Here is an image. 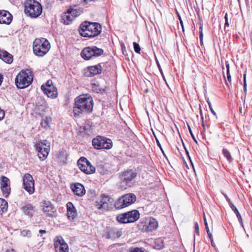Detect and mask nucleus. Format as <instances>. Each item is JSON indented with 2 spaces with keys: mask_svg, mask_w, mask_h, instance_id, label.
Masks as SVG:
<instances>
[{
  "mask_svg": "<svg viewBox=\"0 0 252 252\" xmlns=\"http://www.w3.org/2000/svg\"><path fill=\"white\" fill-rule=\"evenodd\" d=\"M243 78H244L243 89H244V92L246 94L247 93V83H246V74H244L243 75Z\"/></svg>",
  "mask_w": 252,
  "mask_h": 252,
  "instance_id": "43",
  "label": "nucleus"
},
{
  "mask_svg": "<svg viewBox=\"0 0 252 252\" xmlns=\"http://www.w3.org/2000/svg\"><path fill=\"white\" fill-rule=\"evenodd\" d=\"M158 227V222L153 218L145 219L144 224L143 225V230L147 232H152Z\"/></svg>",
  "mask_w": 252,
  "mask_h": 252,
  "instance_id": "17",
  "label": "nucleus"
},
{
  "mask_svg": "<svg viewBox=\"0 0 252 252\" xmlns=\"http://www.w3.org/2000/svg\"><path fill=\"white\" fill-rule=\"evenodd\" d=\"M3 196L5 197H7L10 193V186L3 187L0 188Z\"/></svg>",
  "mask_w": 252,
  "mask_h": 252,
  "instance_id": "34",
  "label": "nucleus"
},
{
  "mask_svg": "<svg viewBox=\"0 0 252 252\" xmlns=\"http://www.w3.org/2000/svg\"><path fill=\"white\" fill-rule=\"evenodd\" d=\"M157 144H158V147L160 148V149L161 150V151L163 153V150L162 149V148H161V146L160 144V143H159V141L158 140H157Z\"/></svg>",
  "mask_w": 252,
  "mask_h": 252,
  "instance_id": "57",
  "label": "nucleus"
},
{
  "mask_svg": "<svg viewBox=\"0 0 252 252\" xmlns=\"http://www.w3.org/2000/svg\"><path fill=\"white\" fill-rule=\"evenodd\" d=\"M116 232L115 228L107 227L106 228V238L108 239H115Z\"/></svg>",
  "mask_w": 252,
  "mask_h": 252,
  "instance_id": "25",
  "label": "nucleus"
},
{
  "mask_svg": "<svg viewBox=\"0 0 252 252\" xmlns=\"http://www.w3.org/2000/svg\"><path fill=\"white\" fill-rule=\"evenodd\" d=\"M225 66L226 68V77L227 80L231 84V77L230 73V66L228 61L225 62Z\"/></svg>",
  "mask_w": 252,
  "mask_h": 252,
  "instance_id": "36",
  "label": "nucleus"
},
{
  "mask_svg": "<svg viewBox=\"0 0 252 252\" xmlns=\"http://www.w3.org/2000/svg\"><path fill=\"white\" fill-rule=\"evenodd\" d=\"M7 202L3 198H0V213L1 214L7 210Z\"/></svg>",
  "mask_w": 252,
  "mask_h": 252,
  "instance_id": "27",
  "label": "nucleus"
},
{
  "mask_svg": "<svg viewBox=\"0 0 252 252\" xmlns=\"http://www.w3.org/2000/svg\"><path fill=\"white\" fill-rule=\"evenodd\" d=\"M102 64H104V63H100L95 65L87 67L84 69V75L90 77L100 74L102 71Z\"/></svg>",
  "mask_w": 252,
  "mask_h": 252,
  "instance_id": "15",
  "label": "nucleus"
},
{
  "mask_svg": "<svg viewBox=\"0 0 252 252\" xmlns=\"http://www.w3.org/2000/svg\"><path fill=\"white\" fill-rule=\"evenodd\" d=\"M228 17H224V19H225V24H224V29H225L226 27V26H229V23H228V18H227Z\"/></svg>",
  "mask_w": 252,
  "mask_h": 252,
  "instance_id": "52",
  "label": "nucleus"
},
{
  "mask_svg": "<svg viewBox=\"0 0 252 252\" xmlns=\"http://www.w3.org/2000/svg\"><path fill=\"white\" fill-rule=\"evenodd\" d=\"M12 16L11 14L8 11L4 10H0V16Z\"/></svg>",
  "mask_w": 252,
  "mask_h": 252,
  "instance_id": "42",
  "label": "nucleus"
},
{
  "mask_svg": "<svg viewBox=\"0 0 252 252\" xmlns=\"http://www.w3.org/2000/svg\"><path fill=\"white\" fill-rule=\"evenodd\" d=\"M21 233L23 236H28L29 237L31 236V232L29 230H24Z\"/></svg>",
  "mask_w": 252,
  "mask_h": 252,
  "instance_id": "41",
  "label": "nucleus"
},
{
  "mask_svg": "<svg viewBox=\"0 0 252 252\" xmlns=\"http://www.w3.org/2000/svg\"><path fill=\"white\" fill-rule=\"evenodd\" d=\"M23 188L30 194L34 192V181L32 175L29 173L25 174L23 178Z\"/></svg>",
  "mask_w": 252,
  "mask_h": 252,
  "instance_id": "14",
  "label": "nucleus"
},
{
  "mask_svg": "<svg viewBox=\"0 0 252 252\" xmlns=\"http://www.w3.org/2000/svg\"><path fill=\"white\" fill-rule=\"evenodd\" d=\"M223 195H224V196L225 197L226 200H227V201L229 203V206H230V203H232V202L231 201L230 199L228 198V197L227 196V195L226 194L224 193Z\"/></svg>",
  "mask_w": 252,
  "mask_h": 252,
  "instance_id": "51",
  "label": "nucleus"
},
{
  "mask_svg": "<svg viewBox=\"0 0 252 252\" xmlns=\"http://www.w3.org/2000/svg\"><path fill=\"white\" fill-rule=\"evenodd\" d=\"M13 17H0V24L9 25Z\"/></svg>",
  "mask_w": 252,
  "mask_h": 252,
  "instance_id": "30",
  "label": "nucleus"
},
{
  "mask_svg": "<svg viewBox=\"0 0 252 252\" xmlns=\"http://www.w3.org/2000/svg\"><path fill=\"white\" fill-rule=\"evenodd\" d=\"M157 64H158V68L161 73V74H162V76H163V78L164 79V80L165 81V78L163 75V72H162V69L161 68V66L160 65H159V64L158 63H157Z\"/></svg>",
  "mask_w": 252,
  "mask_h": 252,
  "instance_id": "50",
  "label": "nucleus"
},
{
  "mask_svg": "<svg viewBox=\"0 0 252 252\" xmlns=\"http://www.w3.org/2000/svg\"><path fill=\"white\" fill-rule=\"evenodd\" d=\"M15 85L19 89H24L31 85L33 81L31 72L27 69L21 71L15 78Z\"/></svg>",
  "mask_w": 252,
  "mask_h": 252,
  "instance_id": "4",
  "label": "nucleus"
},
{
  "mask_svg": "<svg viewBox=\"0 0 252 252\" xmlns=\"http://www.w3.org/2000/svg\"><path fill=\"white\" fill-rule=\"evenodd\" d=\"M136 197L133 193H127L120 197L115 203L116 209L126 207L136 201Z\"/></svg>",
  "mask_w": 252,
  "mask_h": 252,
  "instance_id": "6",
  "label": "nucleus"
},
{
  "mask_svg": "<svg viewBox=\"0 0 252 252\" xmlns=\"http://www.w3.org/2000/svg\"><path fill=\"white\" fill-rule=\"evenodd\" d=\"M203 220H204V224H205V229L206 230L207 234H208L209 238H212V234H211V232H210V231L209 230V227H208V223H207V220H206V217H205V215H204Z\"/></svg>",
  "mask_w": 252,
  "mask_h": 252,
  "instance_id": "37",
  "label": "nucleus"
},
{
  "mask_svg": "<svg viewBox=\"0 0 252 252\" xmlns=\"http://www.w3.org/2000/svg\"><path fill=\"white\" fill-rule=\"evenodd\" d=\"M71 189L73 193L79 197L83 196L86 192L84 187L81 184L78 183L72 184Z\"/></svg>",
  "mask_w": 252,
  "mask_h": 252,
  "instance_id": "19",
  "label": "nucleus"
},
{
  "mask_svg": "<svg viewBox=\"0 0 252 252\" xmlns=\"http://www.w3.org/2000/svg\"><path fill=\"white\" fill-rule=\"evenodd\" d=\"M74 17H61L60 21L64 25H67L71 24L73 20Z\"/></svg>",
  "mask_w": 252,
  "mask_h": 252,
  "instance_id": "29",
  "label": "nucleus"
},
{
  "mask_svg": "<svg viewBox=\"0 0 252 252\" xmlns=\"http://www.w3.org/2000/svg\"><path fill=\"white\" fill-rule=\"evenodd\" d=\"M92 126L89 124H86L84 126L80 127V132L84 133L86 135H90L92 133Z\"/></svg>",
  "mask_w": 252,
  "mask_h": 252,
  "instance_id": "24",
  "label": "nucleus"
},
{
  "mask_svg": "<svg viewBox=\"0 0 252 252\" xmlns=\"http://www.w3.org/2000/svg\"><path fill=\"white\" fill-rule=\"evenodd\" d=\"M51 118L45 117L43 119L42 121L41 122V126L42 127L45 128H47L49 127V123L51 122Z\"/></svg>",
  "mask_w": 252,
  "mask_h": 252,
  "instance_id": "32",
  "label": "nucleus"
},
{
  "mask_svg": "<svg viewBox=\"0 0 252 252\" xmlns=\"http://www.w3.org/2000/svg\"><path fill=\"white\" fill-rule=\"evenodd\" d=\"M144 82H145V84H146V86L147 87L148 86L150 87L151 86V83L150 81H149L148 80L146 79V80H144Z\"/></svg>",
  "mask_w": 252,
  "mask_h": 252,
  "instance_id": "54",
  "label": "nucleus"
},
{
  "mask_svg": "<svg viewBox=\"0 0 252 252\" xmlns=\"http://www.w3.org/2000/svg\"><path fill=\"white\" fill-rule=\"evenodd\" d=\"M65 13L71 14V16H77V10L76 9H74V8H70L68 9L67 10L66 12H65Z\"/></svg>",
  "mask_w": 252,
  "mask_h": 252,
  "instance_id": "38",
  "label": "nucleus"
},
{
  "mask_svg": "<svg viewBox=\"0 0 252 252\" xmlns=\"http://www.w3.org/2000/svg\"><path fill=\"white\" fill-rule=\"evenodd\" d=\"M54 247L56 252H68L67 244L61 236H57L55 239Z\"/></svg>",
  "mask_w": 252,
  "mask_h": 252,
  "instance_id": "16",
  "label": "nucleus"
},
{
  "mask_svg": "<svg viewBox=\"0 0 252 252\" xmlns=\"http://www.w3.org/2000/svg\"><path fill=\"white\" fill-rule=\"evenodd\" d=\"M92 145L95 149L97 150L110 149L112 147V142L110 139L97 136L93 139Z\"/></svg>",
  "mask_w": 252,
  "mask_h": 252,
  "instance_id": "10",
  "label": "nucleus"
},
{
  "mask_svg": "<svg viewBox=\"0 0 252 252\" xmlns=\"http://www.w3.org/2000/svg\"><path fill=\"white\" fill-rule=\"evenodd\" d=\"M39 232L41 234L46 233V231L45 230H40Z\"/></svg>",
  "mask_w": 252,
  "mask_h": 252,
  "instance_id": "58",
  "label": "nucleus"
},
{
  "mask_svg": "<svg viewBox=\"0 0 252 252\" xmlns=\"http://www.w3.org/2000/svg\"><path fill=\"white\" fill-rule=\"evenodd\" d=\"M129 252H142V249L139 248H132L129 249Z\"/></svg>",
  "mask_w": 252,
  "mask_h": 252,
  "instance_id": "45",
  "label": "nucleus"
},
{
  "mask_svg": "<svg viewBox=\"0 0 252 252\" xmlns=\"http://www.w3.org/2000/svg\"><path fill=\"white\" fill-rule=\"evenodd\" d=\"M202 126L203 127L204 130H205V125L203 123V122H202Z\"/></svg>",
  "mask_w": 252,
  "mask_h": 252,
  "instance_id": "63",
  "label": "nucleus"
},
{
  "mask_svg": "<svg viewBox=\"0 0 252 252\" xmlns=\"http://www.w3.org/2000/svg\"><path fill=\"white\" fill-rule=\"evenodd\" d=\"M101 30L99 23L85 21L80 25L79 32L83 37L93 38L100 34Z\"/></svg>",
  "mask_w": 252,
  "mask_h": 252,
  "instance_id": "2",
  "label": "nucleus"
},
{
  "mask_svg": "<svg viewBox=\"0 0 252 252\" xmlns=\"http://www.w3.org/2000/svg\"><path fill=\"white\" fill-rule=\"evenodd\" d=\"M137 173L132 169L124 171L119 176L121 180V186L126 188V186L130 187L132 181L136 177Z\"/></svg>",
  "mask_w": 252,
  "mask_h": 252,
  "instance_id": "9",
  "label": "nucleus"
},
{
  "mask_svg": "<svg viewBox=\"0 0 252 252\" xmlns=\"http://www.w3.org/2000/svg\"><path fill=\"white\" fill-rule=\"evenodd\" d=\"M35 148L38 152V156L42 160L47 158L50 151V143L47 140L39 141L35 145Z\"/></svg>",
  "mask_w": 252,
  "mask_h": 252,
  "instance_id": "11",
  "label": "nucleus"
},
{
  "mask_svg": "<svg viewBox=\"0 0 252 252\" xmlns=\"http://www.w3.org/2000/svg\"><path fill=\"white\" fill-rule=\"evenodd\" d=\"M3 80V76L1 74H0V85H1Z\"/></svg>",
  "mask_w": 252,
  "mask_h": 252,
  "instance_id": "56",
  "label": "nucleus"
},
{
  "mask_svg": "<svg viewBox=\"0 0 252 252\" xmlns=\"http://www.w3.org/2000/svg\"><path fill=\"white\" fill-rule=\"evenodd\" d=\"M210 240H211V245L213 247H215V243L213 241V237L212 236V238H210Z\"/></svg>",
  "mask_w": 252,
  "mask_h": 252,
  "instance_id": "55",
  "label": "nucleus"
},
{
  "mask_svg": "<svg viewBox=\"0 0 252 252\" xmlns=\"http://www.w3.org/2000/svg\"><path fill=\"white\" fill-rule=\"evenodd\" d=\"M25 12L29 16H40L42 12L41 4L35 0H27L25 3Z\"/></svg>",
  "mask_w": 252,
  "mask_h": 252,
  "instance_id": "5",
  "label": "nucleus"
},
{
  "mask_svg": "<svg viewBox=\"0 0 252 252\" xmlns=\"http://www.w3.org/2000/svg\"><path fill=\"white\" fill-rule=\"evenodd\" d=\"M21 210L24 213L25 215L32 218L34 213V207L31 204H27L21 207Z\"/></svg>",
  "mask_w": 252,
  "mask_h": 252,
  "instance_id": "22",
  "label": "nucleus"
},
{
  "mask_svg": "<svg viewBox=\"0 0 252 252\" xmlns=\"http://www.w3.org/2000/svg\"><path fill=\"white\" fill-rule=\"evenodd\" d=\"M207 103H208V104L209 105V109L210 110V111H211V112L212 113V114L214 115V116H216V113L215 112V111L213 109V108L212 107V105H211V102H210V101L209 100V99L207 100Z\"/></svg>",
  "mask_w": 252,
  "mask_h": 252,
  "instance_id": "46",
  "label": "nucleus"
},
{
  "mask_svg": "<svg viewBox=\"0 0 252 252\" xmlns=\"http://www.w3.org/2000/svg\"><path fill=\"white\" fill-rule=\"evenodd\" d=\"M144 93H148V92H149V89H148V88H147L146 89H145L144 90Z\"/></svg>",
  "mask_w": 252,
  "mask_h": 252,
  "instance_id": "60",
  "label": "nucleus"
},
{
  "mask_svg": "<svg viewBox=\"0 0 252 252\" xmlns=\"http://www.w3.org/2000/svg\"><path fill=\"white\" fill-rule=\"evenodd\" d=\"M42 90L44 94L51 98H56L58 96L57 89L56 87H48V88H44Z\"/></svg>",
  "mask_w": 252,
  "mask_h": 252,
  "instance_id": "20",
  "label": "nucleus"
},
{
  "mask_svg": "<svg viewBox=\"0 0 252 252\" xmlns=\"http://www.w3.org/2000/svg\"><path fill=\"white\" fill-rule=\"evenodd\" d=\"M67 216L69 220H74L77 216V212L72 203L68 202L66 204Z\"/></svg>",
  "mask_w": 252,
  "mask_h": 252,
  "instance_id": "21",
  "label": "nucleus"
},
{
  "mask_svg": "<svg viewBox=\"0 0 252 252\" xmlns=\"http://www.w3.org/2000/svg\"><path fill=\"white\" fill-rule=\"evenodd\" d=\"M113 199L109 196L102 195L99 201L95 202V206L99 210L107 211L113 203Z\"/></svg>",
  "mask_w": 252,
  "mask_h": 252,
  "instance_id": "13",
  "label": "nucleus"
},
{
  "mask_svg": "<svg viewBox=\"0 0 252 252\" xmlns=\"http://www.w3.org/2000/svg\"><path fill=\"white\" fill-rule=\"evenodd\" d=\"M178 19L180 21V24L182 26V30H183V31H184V26H183V20L181 18V17H178Z\"/></svg>",
  "mask_w": 252,
  "mask_h": 252,
  "instance_id": "53",
  "label": "nucleus"
},
{
  "mask_svg": "<svg viewBox=\"0 0 252 252\" xmlns=\"http://www.w3.org/2000/svg\"><path fill=\"white\" fill-rule=\"evenodd\" d=\"M6 252H15L14 250H7Z\"/></svg>",
  "mask_w": 252,
  "mask_h": 252,
  "instance_id": "59",
  "label": "nucleus"
},
{
  "mask_svg": "<svg viewBox=\"0 0 252 252\" xmlns=\"http://www.w3.org/2000/svg\"><path fill=\"white\" fill-rule=\"evenodd\" d=\"M145 158L146 160V164L148 166L147 167L145 166V168L147 169V171L145 170V172L146 173L145 177L148 178L149 176L150 181H154L155 174L152 170L153 161L150 156L148 154L145 157Z\"/></svg>",
  "mask_w": 252,
  "mask_h": 252,
  "instance_id": "18",
  "label": "nucleus"
},
{
  "mask_svg": "<svg viewBox=\"0 0 252 252\" xmlns=\"http://www.w3.org/2000/svg\"><path fill=\"white\" fill-rule=\"evenodd\" d=\"M94 101L93 98L88 94H82L75 99V104L73 107L74 116L80 114L90 113L93 111Z\"/></svg>",
  "mask_w": 252,
  "mask_h": 252,
  "instance_id": "1",
  "label": "nucleus"
},
{
  "mask_svg": "<svg viewBox=\"0 0 252 252\" xmlns=\"http://www.w3.org/2000/svg\"><path fill=\"white\" fill-rule=\"evenodd\" d=\"M155 244V247L157 249L160 250L163 248V241L160 238L156 239Z\"/></svg>",
  "mask_w": 252,
  "mask_h": 252,
  "instance_id": "33",
  "label": "nucleus"
},
{
  "mask_svg": "<svg viewBox=\"0 0 252 252\" xmlns=\"http://www.w3.org/2000/svg\"><path fill=\"white\" fill-rule=\"evenodd\" d=\"M230 207L231 208V209L234 211L235 214H236V215L238 218V220H239V222L241 224V226L242 227H244L242 217H241L239 212L238 211V209L236 208V207L234 205V204L233 203H230Z\"/></svg>",
  "mask_w": 252,
  "mask_h": 252,
  "instance_id": "26",
  "label": "nucleus"
},
{
  "mask_svg": "<svg viewBox=\"0 0 252 252\" xmlns=\"http://www.w3.org/2000/svg\"><path fill=\"white\" fill-rule=\"evenodd\" d=\"M200 45L201 46H203V39H200Z\"/></svg>",
  "mask_w": 252,
  "mask_h": 252,
  "instance_id": "61",
  "label": "nucleus"
},
{
  "mask_svg": "<svg viewBox=\"0 0 252 252\" xmlns=\"http://www.w3.org/2000/svg\"><path fill=\"white\" fill-rule=\"evenodd\" d=\"M54 207L49 201H45L43 205V211L49 216H52L54 212Z\"/></svg>",
  "mask_w": 252,
  "mask_h": 252,
  "instance_id": "23",
  "label": "nucleus"
},
{
  "mask_svg": "<svg viewBox=\"0 0 252 252\" xmlns=\"http://www.w3.org/2000/svg\"><path fill=\"white\" fill-rule=\"evenodd\" d=\"M10 186V180L5 176H2L0 178V188Z\"/></svg>",
  "mask_w": 252,
  "mask_h": 252,
  "instance_id": "28",
  "label": "nucleus"
},
{
  "mask_svg": "<svg viewBox=\"0 0 252 252\" xmlns=\"http://www.w3.org/2000/svg\"><path fill=\"white\" fill-rule=\"evenodd\" d=\"M185 150H186V154L188 155L189 158H190V157L189 156V152L188 151V150L185 148Z\"/></svg>",
  "mask_w": 252,
  "mask_h": 252,
  "instance_id": "62",
  "label": "nucleus"
},
{
  "mask_svg": "<svg viewBox=\"0 0 252 252\" xmlns=\"http://www.w3.org/2000/svg\"><path fill=\"white\" fill-rule=\"evenodd\" d=\"M242 107H240V108H239V111H240L241 113H242Z\"/></svg>",
  "mask_w": 252,
  "mask_h": 252,
  "instance_id": "64",
  "label": "nucleus"
},
{
  "mask_svg": "<svg viewBox=\"0 0 252 252\" xmlns=\"http://www.w3.org/2000/svg\"><path fill=\"white\" fill-rule=\"evenodd\" d=\"M139 212L134 210L118 215L117 217V220L119 222L123 223L133 222L139 219Z\"/></svg>",
  "mask_w": 252,
  "mask_h": 252,
  "instance_id": "7",
  "label": "nucleus"
},
{
  "mask_svg": "<svg viewBox=\"0 0 252 252\" xmlns=\"http://www.w3.org/2000/svg\"><path fill=\"white\" fill-rule=\"evenodd\" d=\"M48 87H55L53 84H52V82L51 80H48L47 81V82L46 83V84H43L41 87V90H43L44 89V88H48Z\"/></svg>",
  "mask_w": 252,
  "mask_h": 252,
  "instance_id": "39",
  "label": "nucleus"
},
{
  "mask_svg": "<svg viewBox=\"0 0 252 252\" xmlns=\"http://www.w3.org/2000/svg\"><path fill=\"white\" fill-rule=\"evenodd\" d=\"M50 47L49 42L44 38H37L33 43V53L39 57H43L46 54Z\"/></svg>",
  "mask_w": 252,
  "mask_h": 252,
  "instance_id": "3",
  "label": "nucleus"
},
{
  "mask_svg": "<svg viewBox=\"0 0 252 252\" xmlns=\"http://www.w3.org/2000/svg\"><path fill=\"white\" fill-rule=\"evenodd\" d=\"M103 50L96 46H89L84 48L81 51V57L86 60H89L93 57H98L102 55Z\"/></svg>",
  "mask_w": 252,
  "mask_h": 252,
  "instance_id": "8",
  "label": "nucleus"
},
{
  "mask_svg": "<svg viewBox=\"0 0 252 252\" xmlns=\"http://www.w3.org/2000/svg\"><path fill=\"white\" fill-rule=\"evenodd\" d=\"M195 233L197 235H199V225L197 222L194 223Z\"/></svg>",
  "mask_w": 252,
  "mask_h": 252,
  "instance_id": "49",
  "label": "nucleus"
},
{
  "mask_svg": "<svg viewBox=\"0 0 252 252\" xmlns=\"http://www.w3.org/2000/svg\"><path fill=\"white\" fill-rule=\"evenodd\" d=\"M202 27H203L202 25L200 23L199 29V39H203V38Z\"/></svg>",
  "mask_w": 252,
  "mask_h": 252,
  "instance_id": "44",
  "label": "nucleus"
},
{
  "mask_svg": "<svg viewBox=\"0 0 252 252\" xmlns=\"http://www.w3.org/2000/svg\"><path fill=\"white\" fill-rule=\"evenodd\" d=\"M188 128H189V133L191 135L192 139H193V140L194 141V142L196 143H197V141L196 139H195V136H194V135H193V134L192 133V130L191 129V128H190V126L189 125H188Z\"/></svg>",
  "mask_w": 252,
  "mask_h": 252,
  "instance_id": "47",
  "label": "nucleus"
},
{
  "mask_svg": "<svg viewBox=\"0 0 252 252\" xmlns=\"http://www.w3.org/2000/svg\"><path fill=\"white\" fill-rule=\"evenodd\" d=\"M222 153L224 157H225L226 158V159L229 162L232 161L233 158L231 157L230 153L226 149H223L222 150Z\"/></svg>",
  "mask_w": 252,
  "mask_h": 252,
  "instance_id": "35",
  "label": "nucleus"
},
{
  "mask_svg": "<svg viewBox=\"0 0 252 252\" xmlns=\"http://www.w3.org/2000/svg\"><path fill=\"white\" fill-rule=\"evenodd\" d=\"M116 235L115 238L120 237L122 235V231L121 230H118L117 229L115 228Z\"/></svg>",
  "mask_w": 252,
  "mask_h": 252,
  "instance_id": "48",
  "label": "nucleus"
},
{
  "mask_svg": "<svg viewBox=\"0 0 252 252\" xmlns=\"http://www.w3.org/2000/svg\"><path fill=\"white\" fill-rule=\"evenodd\" d=\"M92 89L94 92L97 93H103L105 92V90L104 89L100 88L99 85L96 83L92 84Z\"/></svg>",
  "mask_w": 252,
  "mask_h": 252,
  "instance_id": "31",
  "label": "nucleus"
},
{
  "mask_svg": "<svg viewBox=\"0 0 252 252\" xmlns=\"http://www.w3.org/2000/svg\"><path fill=\"white\" fill-rule=\"evenodd\" d=\"M134 49L136 53L140 54L141 51V47L139 45L135 42H133Z\"/></svg>",
  "mask_w": 252,
  "mask_h": 252,
  "instance_id": "40",
  "label": "nucleus"
},
{
  "mask_svg": "<svg viewBox=\"0 0 252 252\" xmlns=\"http://www.w3.org/2000/svg\"><path fill=\"white\" fill-rule=\"evenodd\" d=\"M77 164L79 169L87 174H91L95 172V167L84 157H81L78 159Z\"/></svg>",
  "mask_w": 252,
  "mask_h": 252,
  "instance_id": "12",
  "label": "nucleus"
}]
</instances>
